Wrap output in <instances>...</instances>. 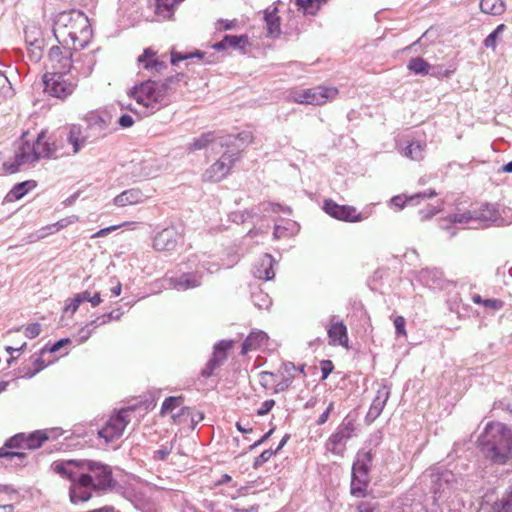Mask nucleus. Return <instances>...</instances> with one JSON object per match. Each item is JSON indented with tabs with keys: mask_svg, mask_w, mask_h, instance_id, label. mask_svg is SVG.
Masks as SVG:
<instances>
[{
	"mask_svg": "<svg viewBox=\"0 0 512 512\" xmlns=\"http://www.w3.org/2000/svg\"><path fill=\"white\" fill-rule=\"evenodd\" d=\"M51 469L70 481L69 497L73 504L88 501L93 492H106L117 484L112 468L100 461L59 460L52 463Z\"/></svg>",
	"mask_w": 512,
	"mask_h": 512,
	"instance_id": "f257e3e1",
	"label": "nucleus"
},
{
	"mask_svg": "<svg viewBox=\"0 0 512 512\" xmlns=\"http://www.w3.org/2000/svg\"><path fill=\"white\" fill-rule=\"evenodd\" d=\"M53 34L60 45H71L74 50H81L89 43L92 29L83 12L63 11L56 16Z\"/></svg>",
	"mask_w": 512,
	"mask_h": 512,
	"instance_id": "f03ea898",
	"label": "nucleus"
},
{
	"mask_svg": "<svg viewBox=\"0 0 512 512\" xmlns=\"http://www.w3.org/2000/svg\"><path fill=\"white\" fill-rule=\"evenodd\" d=\"M184 78V74L177 73L162 82L147 80L135 85L130 90V96L138 104L154 113L170 103L172 94L179 89L180 82L184 81Z\"/></svg>",
	"mask_w": 512,
	"mask_h": 512,
	"instance_id": "7ed1b4c3",
	"label": "nucleus"
},
{
	"mask_svg": "<svg viewBox=\"0 0 512 512\" xmlns=\"http://www.w3.org/2000/svg\"><path fill=\"white\" fill-rule=\"evenodd\" d=\"M484 455L494 464L504 465L512 460V430L501 423H488L479 437Z\"/></svg>",
	"mask_w": 512,
	"mask_h": 512,
	"instance_id": "20e7f679",
	"label": "nucleus"
},
{
	"mask_svg": "<svg viewBox=\"0 0 512 512\" xmlns=\"http://www.w3.org/2000/svg\"><path fill=\"white\" fill-rule=\"evenodd\" d=\"M45 133L41 132L33 144L23 143L15 153V160L9 167L5 163L4 167L14 173L24 164H33L40 158H51L55 156L57 150L54 143L45 140Z\"/></svg>",
	"mask_w": 512,
	"mask_h": 512,
	"instance_id": "39448f33",
	"label": "nucleus"
},
{
	"mask_svg": "<svg viewBox=\"0 0 512 512\" xmlns=\"http://www.w3.org/2000/svg\"><path fill=\"white\" fill-rule=\"evenodd\" d=\"M184 228L182 224H171L159 232L153 238V248L158 252L172 253L183 243Z\"/></svg>",
	"mask_w": 512,
	"mask_h": 512,
	"instance_id": "423d86ee",
	"label": "nucleus"
},
{
	"mask_svg": "<svg viewBox=\"0 0 512 512\" xmlns=\"http://www.w3.org/2000/svg\"><path fill=\"white\" fill-rule=\"evenodd\" d=\"M430 490L435 503L443 502L450 497L452 490L456 488L455 475L448 470L432 471L429 475Z\"/></svg>",
	"mask_w": 512,
	"mask_h": 512,
	"instance_id": "0eeeda50",
	"label": "nucleus"
},
{
	"mask_svg": "<svg viewBox=\"0 0 512 512\" xmlns=\"http://www.w3.org/2000/svg\"><path fill=\"white\" fill-rule=\"evenodd\" d=\"M337 95L338 89L335 87L316 86L293 92L292 99L299 104L324 105L334 100Z\"/></svg>",
	"mask_w": 512,
	"mask_h": 512,
	"instance_id": "6e6552de",
	"label": "nucleus"
},
{
	"mask_svg": "<svg viewBox=\"0 0 512 512\" xmlns=\"http://www.w3.org/2000/svg\"><path fill=\"white\" fill-rule=\"evenodd\" d=\"M71 45L52 46L48 53V67L51 69L49 73L67 74L71 69H77L73 64Z\"/></svg>",
	"mask_w": 512,
	"mask_h": 512,
	"instance_id": "1a4fd4ad",
	"label": "nucleus"
},
{
	"mask_svg": "<svg viewBox=\"0 0 512 512\" xmlns=\"http://www.w3.org/2000/svg\"><path fill=\"white\" fill-rule=\"evenodd\" d=\"M239 160V148L237 150H226L221 157L212 164L204 173L205 180L219 182L224 179Z\"/></svg>",
	"mask_w": 512,
	"mask_h": 512,
	"instance_id": "9d476101",
	"label": "nucleus"
},
{
	"mask_svg": "<svg viewBox=\"0 0 512 512\" xmlns=\"http://www.w3.org/2000/svg\"><path fill=\"white\" fill-rule=\"evenodd\" d=\"M132 408H123L115 415L111 416L104 427L98 431L100 438H103L106 443L113 442L122 436L127 424L130 422L129 414Z\"/></svg>",
	"mask_w": 512,
	"mask_h": 512,
	"instance_id": "9b49d317",
	"label": "nucleus"
},
{
	"mask_svg": "<svg viewBox=\"0 0 512 512\" xmlns=\"http://www.w3.org/2000/svg\"><path fill=\"white\" fill-rule=\"evenodd\" d=\"M66 74L45 73L43 76L44 91L52 97L65 99L75 89V84L65 79Z\"/></svg>",
	"mask_w": 512,
	"mask_h": 512,
	"instance_id": "f8f14e48",
	"label": "nucleus"
},
{
	"mask_svg": "<svg viewBox=\"0 0 512 512\" xmlns=\"http://www.w3.org/2000/svg\"><path fill=\"white\" fill-rule=\"evenodd\" d=\"M323 210L329 216L345 222H360L367 218L362 213L358 212L354 206L339 205L332 199H326L323 204Z\"/></svg>",
	"mask_w": 512,
	"mask_h": 512,
	"instance_id": "ddd939ff",
	"label": "nucleus"
},
{
	"mask_svg": "<svg viewBox=\"0 0 512 512\" xmlns=\"http://www.w3.org/2000/svg\"><path fill=\"white\" fill-rule=\"evenodd\" d=\"M86 133L90 142L105 137L109 132L110 116L106 113L92 112L86 117Z\"/></svg>",
	"mask_w": 512,
	"mask_h": 512,
	"instance_id": "4468645a",
	"label": "nucleus"
},
{
	"mask_svg": "<svg viewBox=\"0 0 512 512\" xmlns=\"http://www.w3.org/2000/svg\"><path fill=\"white\" fill-rule=\"evenodd\" d=\"M355 431V422L350 417H345L336 431L328 438L326 449L332 453H336V447L346 440L350 439Z\"/></svg>",
	"mask_w": 512,
	"mask_h": 512,
	"instance_id": "2eb2a0df",
	"label": "nucleus"
},
{
	"mask_svg": "<svg viewBox=\"0 0 512 512\" xmlns=\"http://www.w3.org/2000/svg\"><path fill=\"white\" fill-rule=\"evenodd\" d=\"M473 213L475 215L474 225H471L470 228H485L493 224L500 225L498 210L494 205L485 204L479 211H474Z\"/></svg>",
	"mask_w": 512,
	"mask_h": 512,
	"instance_id": "dca6fc26",
	"label": "nucleus"
},
{
	"mask_svg": "<svg viewBox=\"0 0 512 512\" xmlns=\"http://www.w3.org/2000/svg\"><path fill=\"white\" fill-rule=\"evenodd\" d=\"M274 263L275 260L270 254H263L253 266L252 272L254 277L266 281L273 279L275 276L273 270Z\"/></svg>",
	"mask_w": 512,
	"mask_h": 512,
	"instance_id": "f3484780",
	"label": "nucleus"
},
{
	"mask_svg": "<svg viewBox=\"0 0 512 512\" xmlns=\"http://www.w3.org/2000/svg\"><path fill=\"white\" fill-rule=\"evenodd\" d=\"M253 140V135L250 131H242L237 135H228L221 137L219 145L227 147L228 150H237L239 147V153L245 146L250 144Z\"/></svg>",
	"mask_w": 512,
	"mask_h": 512,
	"instance_id": "a211bd4d",
	"label": "nucleus"
},
{
	"mask_svg": "<svg viewBox=\"0 0 512 512\" xmlns=\"http://www.w3.org/2000/svg\"><path fill=\"white\" fill-rule=\"evenodd\" d=\"M170 286L178 291L193 289L201 285V276L198 273H182L180 276L169 279Z\"/></svg>",
	"mask_w": 512,
	"mask_h": 512,
	"instance_id": "6ab92c4d",
	"label": "nucleus"
},
{
	"mask_svg": "<svg viewBox=\"0 0 512 512\" xmlns=\"http://www.w3.org/2000/svg\"><path fill=\"white\" fill-rule=\"evenodd\" d=\"M435 196H437L436 191L433 189H429L428 191L416 193L410 196L396 195L391 198L390 202L397 208L403 209L405 205H417L419 203V200L433 198Z\"/></svg>",
	"mask_w": 512,
	"mask_h": 512,
	"instance_id": "aec40b11",
	"label": "nucleus"
},
{
	"mask_svg": "<svg viewBox=\"0 0 512 512\" xmlns=\"http://www.w3.org/2000/svg\"><path fill=\"white\" fill-rule=\"evenodd\" d=\"M147 196L139 188H131L117 195L113 203L118 207L136 205L145 201Z\"/></svg>",
	"mask_w": 512,
	"mask_h": 512,
	"instance_id": "412c9836",
	"label": "nucleus"
},
{
	"mask_svg": "<svg viewBox=\"0 0 512 512\" xmlns=\"http://www.w3.org/2000/svg\"><path fill=\"white\" fill-rule=\"evenodd\" d=\"M67 141L72 145L74 153H78L85 144L91 143L86 129L77 124L70 126Z\"/></svg>",
	"mask_w": 512,
	"mask_h": 512,
	"instance_id": "4be33fe9",
	"label": "nucleus"
},
{
	"mask_svg": "<svg viewBox=\"0 0 512 512\" xmlns=\"http://www.w3.org/2000/svg\"><path fill=\"white\" fill-rule=\"evenodd\" d=\"M137 61L139 64H142L144 69L156 73H160L167 67L164 61H161L156 57V52L151 48L144 49L143 53L138 57Z\"/></svg>",
	"mask_w": 512,
	"mask_h": 512,
	"instance_id": "5701e85b",
	"label": "nucleus"
},
{
	"mask_svg": "<svg viewBox=\"0 0 512 512\" xmlns=\"http://www.w3.org/2000/svg\"><path fill=\"white\" fill-rule=\"evenodd\" d=\"M389 398V391L385 388L378 390L377 395L372 401V404L366 414V421L372 423L375 421L380 414L382 413L386 402Z\"/></svg>",
	"mask_w": 512,
	"mask_h": 512,
	"instance_id": "b1692460",
	"label": "nucleus"
},
{
	"mask_svg": "<svg viewBox=\"0 0 512 512\" xmlns=\"http://www.w3.org/2000/svg\"><path fill=\"white\" fill-rule=\"evenodd\" d=\"M474 213L472 211H464L462 213H453L448 215L446 218L440 220V228L444 230H450L452 224H466L474 225Z\"/></svg>",
	"mask_w": 512,
	"mask_h": 512,
	"instance_id": "393cba45",
	"label": "nucleus"
},
{
	"mask_svg": "<svg viewBox=\"0 0 512 512\" xmlns=\"http://www.w3.org/2000/svg\"><path fill=\"white\" fill-rule=\"evenodd\" d=\"M407 68L410 72L415 75H432L437 76L440 72L436 71V69H440V67L431 66L425 59L422 57H414L411 58L407 64Z\"/></svg>",
	"mask_w": 512,
	"mask_h": 512,
	"instance_id": "a878e982",
	"label": "nucleus"
},
{
	"mask_svg": "<svg viewBox=\"0 0 512 512\" xmlns=\"http://www.w3.org/2000/svg\"><path fill=\"white\" fill-rule=\"evenodd\" d=\"M248 44L247 35H225L223 39L212 45V48L217 51H222L227 48L242 49Z\"/></svg>",
	"mask_w": 512,
	"mask_h": 512,
	"instance_id": "bb28decb",
	"label": "nucleus"
},
{
	"mask_svg": "<svg viewBox=\"0 0 512 512\" xmlns=\"http://www.w3.org/2000/svg\"><path fill=\"white\" fill-rule=\"evenodd\" d=\"M327 332L330 344L348 347L347 328L342 321L332 324Z\"/></svg>",
	"mask_w": 512,
	"mask_h": 512,
	"instance_id": "cd10ccee",
	"label": "nucleus"
},
{
	"mask_svg": "<svg viewBox=\"0 0 512 512\" xmlns=\"http://www.w3.org/2000/svg\"><path fill=\"white\" fill-rule=\"evenodd\" d=\"M268 336L263 331L251 332L242 344L241 354L245 355L251 350H256L266 345Z\"/></svg>",
	"mask_w": 512,
	"mask_h": 512,
	"instance_id": "c85d7f7f",
	"label": "nucleus"
},
{
	"mask_svg": "<svg viewBox=\"0 0 512 512\" xmlns=\"http://www.w3.org/2000/svg\"><path fill=\"white\" fill-rule=\"evenodd\" d=\"M26 453L16 451H6L5 448H0L1 464L5 467L22 466Z\"/></svg>",
	"mask_w": 512,
	"mask_h": 512,
	"instance_id": "c756f323",
	"label": "nucleus"
},
{
	"mask_svg": "<svg viewBox=\"0 0 512 512\" xmlns=\"http://www.w3.org/2000/svg\"><path fill=\"white\" fill-rule=\"evenodd\" d=\"M175 12V0H155V15L158 20H169Z\"/></svg>",
	"mask_w": 512,
	"mask_h": 512,
	"instance_id": "7c9ffc66",
	"label": "nucleus"
},
{
	"mask_svg": "<svg viewBox=\"0 0 512 512\" xmlns=\"http://www.w3.org/2000/svg\"><path fill=\"white\" fill-rule=\"evenodd\" d=\"M156 169L150 160H143L138 164L133 165L132 177L134 179L148 178L154 175Z\"/></svg>",
	"mask_w": 512,
	"mask_h": 512,
	"instance_id": "2f4dec72",
	"label": "nucleus"
},
{
	"mask_svg": "<svg viewBox=\"0 0 512 512\" xmlns=\"http://www.w3.org/2000/svg\"><path fill=\"white\" fill-rule=\"evenodd\" d=\"M372 456L370 452L363 455V459H358L352 467V477L360 478L358 473H362V479L368 480V471L370 469V463Z\"/></svg>",
	"mask_w": 512,
	"mask_h": 512,
	"instance_id": "473e14b6",
	"label": "nucleus"
},
{
	"mask_svg": "<svg viewBox=\"0 0 512 512\" xmlns=\"http://www.w3.org/2000/svg\"><path fill=\"white\" fill-rule=\"evenodd\" d=\"M34 187H36V182L32 180L17 183L10 190L7 197L9 200H19L22 197H24L28 193V191H30Z\"/></svg>",
	"mask_w": 512,
	"mask_h": 512,
	"instance_id": "72a5a7b5",
	"label": "nucleus"
},
{
	"mask_svg": "<svg viewBox=\"0 0 512 512\" xmlns=\"http://www.w3.org/2000/svg\"><path fill=\"white\" fill-rule=\"evenodd\" d=\"M188 262L194 265L196 268L201 267L205 269L209 273L217 272L220 269V265L218 263L206 260V254L204 253L201 255L191 256Z\"/></svg>",
	"mask_w": 512,
	"mask_h": 512,
	"instance_id": "f704fd0d",
	"label": "nucleus"
},
{
	"mask_svg": "<svg viewBox=\"0 0 512 512\" xmlns=\"http://www.w3.org/2000/svg\"><path fill=\"white\" fill-rule=\"evenodd\" d=\"M480 9L485 14L501 15L505 10V6L502 0H481Z\"/></svg>",
	"mask_w": 512,
	"mask_h": 512,
	"instance_id": "c9c22d12",
	"label": "nucleus"
},
{
	"mask_svg": "<svg viewBox=\"0 0 512 512\" xmlns=\"http://www.w3.org/2000/svg\"><path fill=\"white\" fill-rule=\"evenodd\" d=\"M48 439V436L46 433L42 431H35L30 433L29 435L24 434V444L25 449H37L39 448L43 442H45Z\"/></svg>",
	"mask_w": 512,
	"mask_h": 512,
	"instance_id": "e433bc0d",
	"label": "nucleus"
},
{
	"mask_svg": "<svg viewBox=\"0 0 512 512\" xmlns=\"http://www.w3.org/2000/svg\"><path fill=\"white\" fill-rule=\"evenodd\" d=\"M425 144L412 142L403 150V155L411 160L419 161L424 157Z\"/></svg>",
	"mask_w": 512,
	"mask_h": 512,
	"instance_id": "4c0bfd02",
	"label": "nucleus"
},
{
	"mask_svg": "<svg viewBox=\"0 0 512 512\" xmlns=\"http://www.w3.org/2000/svg\"><path fill=\"white\" fill-rule=\"evenodd\" d=\"M216 139L214 132L203 133L200 137L196 138L189 144L190 151H197L206 148L210 143Z\"/></svg>",
	"mask_w": 512,
	"mask_h": 512,
	"instance_id": "58836bf2",
	"label": "nucleus"
},
{
	"mask_svg": "<svg viewBox=\"0 0 512 512\" xmlns=\"http://www.w3.org/2000/svg\"><path fill=\"white\" fill-rule=\"evenodd\" d=\"M81 61L83 62V66L81 68L77 67V69H75V70L81 76L88 77L92 73L93 67L96 63L95 53L90 52V53L83 54L81 57Z\"/></svg>",
	"mask_w": 512,
	"mask_h": 512,
	"instance_id": "ea45409f",
	"label": "nucleus"
},
{
	"mask_svg": "<svg viewBox=\"0 0 512 512\" xmlns=\"http://www.w3.org/2000/svg\"><path fill=\"white\" fill-rule=\"evenodd\" d=\"M322 0H295L297 9L304 14L315 15L320 9Z\"/></svg>",
	"mask_w": 512,
	"mask_h": 512,
	"instance_id": "a19ab883",
	"label": "nucleus"
},
{
	"mask_svg": "<svg viewBox=\"0 0 512 512\" xmlns=\"http://www.w3.org/2000/svg\"><path fill=\"white\" fill-rule=\"evenodd\" d=\"M492 512H512V488L501 499L494 502Z\"/></svg>",
	"mask_w": 512,
	"mask_h": 512,
	"instance_id": "79ce46f5",
	"label": "nucleus"
},
{
	"mask_svg": "<svg viewBox=\"0 0 512 512\" xmlns=\"http://www.w3.org/2000/svg\"><path fill=\"white\" fill-rule=\"evenodd\" d=\"M258 216V212L256 209L250 208L243 211H234L229 214V219L237 224H242L246 222L248 219L254 218Z\"/></svg>",
	"mask_w": 512,
	"mask_h": 512,
	"instance_id": "37998d69",
	"label": "nucleus"
},
{
	"mask_svg": "<svg viewBox=\"0 0 512 512\" xmlns=\"http://www.w3.org/2000/svg\"><path fill=\"white\" fill-rule=\"evenodd\" d=\"M74 221H75L74 217L63 218V219L57 221L56 223L43 228L42 229L43 233L39 236V238H43V237L47 236L48 234L57 232L65 227H67L68 225L74 223Z\"/></svg>",
	"mask_w": 512,
	"mask_h": 512,
	"instance_id": "c03bdc74",
	"label": "nucleus"
},
{
	"mask_svg": "<svg viewBox=\"0 0 512 512\" xmlns=\"http://www.w3.org/2000/svg\"><path fill=\"white\" fill-rule=\"evenodd\" d=\"M178 417H185V418H189L190 419V427L192 430L195 429V427L197 426V424L199 422H201L204 418V415L203 413L201 412H195L193 411L191 408L189 407H183L181 409V412L180 414L178 415Z\"/></svg>",
	"mask_w": 512,
	"mask_h": 512,
	"instance_id": "a18cd8bd",
	"label": "nucleus"
},
{
	"mask_svg": "<svg viewBox=\"0 0 512 512\" xmlns=\"http://www.w3.org/2000/svg\"><path fill=\"white\" fill-rule=\"evenodd\" d=\"M265 21L269 35L276 36L280 33V19L275 13H266Z\"/></svg>",
	"mask_w": 512,
	"mask_h": 512,
	"instance_id": "49530a36",
	"label": "nucleus"
},
{
	"mask_svg": "<svg viewBox=\"0 0 512 512\" xmlns=\"http://www.w3.org/2000/svg\"><path fill=\"white\" fill-rule=\"evenodd\" d=\"M251 298L254 306L259 309H267L271 305V299L262 291L253 292Z\"/></svg>",
	"mask_w": 512,
	"mask_h": 512,
	"instance_id": "de8ad7c7",
	"label": "nucleus"
},
{
	"mask_svg": "<svg viewBox=\"0 0 512 512\" xmlns=\"http://www.w3.org/2000/svg\"><path fill=\"white\" fill-rule=\"evenodd\" d=\"M506 26L504 24L498 25L484 40V46L486 48L495 49L497 45V39L504 30Z\"/></svg>",
	"mask_w": 512,
	"mask_h": 512,
	"instance_id": "09e8293b",
	"label": "nucleus"
},
{
	"mask_svg": "<svg viewBox=\"0 0 512 512\" xmlns=\"http://www.w3.org/2000/svg\"><path fill=\"white\" fill-rule=\"evenodd\" d=\"M233 346L232 340H221L214 345L213 358H220L221 356H225L227 358V351L231 349Z\"/></svg>",
	"mask_w": 512,
	"mask_h": 512,
	"instance_id": "8fccbe9b",
	"label": "nucleus"
},
{
	"mask_svg": "<svg viewBox=\"0 0 512 512\" xmlns=\"http://www.w3.org/2000/svg\"><path fill=\"white\" fill-rule=\"evenodd\" d=\"M24 442V433H19L6 440L3 448L6 451H9L8 449H25Z\"/></svg>",
	"mask_w": 512,
	"mask_h": 512,
	"instance_id": "3c124183",
	"label": "nucleus"
},
{
	"mask_svg": "<svg viewBox=\"0 0 512 512\" xmlns=\"http://www.w3.org/2000/svg\"><path fill=\"white\" fill-rule=\"evenodd\" d=\"M224 361H225V356H221L220 358L211 357V359L207 362L205 367L202 369L201 375L205 378L210 377L213 374L214 370L218 366H220Z\"/></svg>",
	"mask_w": 512,
	"mask_h": 512,
	"instance_id": "603ef678",
	"label": "nucleus"
},
{
	"mask_svg": "<svg viewBox=\"0 0 512 512\" xmlns=\"http://www.w3.org/2000/svg\"><path fill=\"white\" fill-rule=\"evenodd\" d=\"M183 399L182 397H167L161 406V413L165 414L168 412L173 411L176 407H178L182 403Z\"/></svg>",
	"mask_w": 512,
	"mask_h": 512,
	"instance_id": "864d4df0",
	"label": "nucleus"
},
{
	"mask_svg": "<svg viewBox=\"0 0 512 512\" xmlns=\"http://www.w3.org/2000/svg\"><path fill=\"white\" fill-rule=\"evenodd\" d=\"M368 480L362 478L352 477L351 480V494L354 496L363 495L367 486Z\"/></svg>",
	"mask_w": 512,
	"mask_h": 512,
	"instance_id": "5fc2aeb1",
	"label": "nucleus"
},
{
	"mask_svg": "<svg viewBox=\"0 0 512 512\" xmlns=\"http://www.w3.org/2000/svg\"><path fill=\"white\" fill-rule=\"evenodd\" d=\"M27 44L30 46L31 57L35 61L40 60L41 57H42V44H43V40L42 39H34L33 41H30L27 38Z\"/></svg>",
	"mask_w": 512,
	"mask_h": 512,
	"instance_id": "6e6d98bb",
	"label": "nucleus"
},
{
	"mask_svg": "<svg viewBox=\"0 0 512 512\" xmlns=\"http://www.w3.org/2000/svg\"><path fill=\"white\" fill-rule=\"evenodd\" d=\"M112 320H118V316H114V312H110V313L98 316L94 320H92L90 323H88V325L93 330H95L97 327L107 324Z\"/></svg>",
	"mask_w": 512,
	"mask_h": 512,
	"instance_id": "4d7b16f0",
	"label": "nucleus"
},
{
	"mask_svg": "<svg viewBox=\"0 0 512 512\" xmlns=\"http://www.w3.org/2000/svg\"><path fill=\"white\" fill-rule=\"evenodd\" d=\"M203 55H204V53L200 52V51H197L195 53H180V52L173 51L171 53V64L172 65H176L180 61H183V60H186V59H190V58H193V57L202 58Z\"/></svg>",
	"mask_w": 512,
	"mask_h": 512,
	"instance_id": "13d9d810",
	"label": "nucleus"
},
{
	"mask_svg": "<svg viewBox=\"0 0 512 512\" xmlns=\"http://www.w3.org/2000/svg\"><path fill=\"white\" fill-rule=\"evenodd\" d=\"M32 365L34 366L33 370L28 369L27 371L24 372V376L27 378H32L46 367L45 362L40 356L33 357Z\"/></svg>",
	"mask_w": 512,
	"mask_h": 512,
	"instance_id": "bf43d9fd",
	"label": "nucleus"
},
{
	"mask_svg": "<svg viewBox=\"0 0 512 512\" xmlns=\"http://www.w3.org/2000/svg\"><path fill=\"white\" fill-rule=\"evenodd\" d=\"M294 379H295L294 375L283 376L281 381H279L277 384H275L274 393H280V392L286 391L291 386Z\"/></svg>",
	"mask_w": 512,
	"mask_h": 512,
	"instance_id": "052dcab7",
	"label": "nucleus"
},
{
	"mask_svg": "<svg viewBox=\"0 0 512 512\" xmlns=\"http://www.w3.org/2000/svg\"><path fill=\"white\" fill-rule=\"evenodd\" d=\"M357 508L358 512H381L379 504L372 500L361 501Z\"/></svg>",
	"mask_w": 512,
	"mask_h": 512,
	"instance_id": "680f3d73",
	"label": "nucleus"
},
{
	"mask_svg": "<svg viewBox=\"0 0 512 512\" xmlns=\"http://www.w3.org/2000/svg\"><path fill=\"white\" fill-rule=\"evenodd\" d=\"M276 454V451L272 449L264 450L254 461L253 467L255 469L261 467L264 463H266L273 455Z\"/></svg>",
	"mask_w": 512,
	"mask_h": 512,
	"instance_id": "e2e57ef3",
	"label": "nucleus"
},
{
	"mask_svg": "<svg viewBox=\"0 0 512 512\" xmlns=\"http://www.w3.org/2000/svg\"><path fill=\"white\" fill-rule=\"evenodd\" d=\"M70 343L69 338H63L58 341H56L54 344H52L50 347L47 345L41 349V354H44L45 352L54 353L59 351L62 347Z\"/></svg>",
	"mask_w": 512,
	"mask_h": 512,
	"instance_id": "0e129e2a",
	"label": "nucleus"
},
{
	"mask_svg": "<svg viewBox=\"0 0 512 512\" xmlns=\"http://www.w3.org/2000/svg\"><path fill=\"white\" fill-rule=\"evenodd\" d=\"M80 304H81V300L75 294L73 298H69L66 300L64 311L74 314L78 310Z\"/></svg>",
	"mask_w": 512,
	"mask_h": 512,
	"instance_id": "69168bd1",
	"label": "nucleus"
},
{
	"mask_svg": "<svg viewBox=\"0 0 512 512\" xmlns=\"http://www.w3.org/2000/svg\"><path fill=\"white\" fill-rule=\"evenodd\" d=\"M171 452H172L171 447L161 446V448L154 451L153 459L158 460V461H164L167 459V457L170 455Z\"/></svg>",
	"mask_w": 512,
	"mask_h": 512,
	"instance_id": "338daca9",
	"label": "nucleus"
},
{
	"mask_svg": "<svg viewBox=\"0 0 512 512\" xmlns=\"http://www.w3.org/2000/svg\"><path fill=\"white\" fill-rule=\"evenodd\" d=\"M41 332V326L39 323L29 324L25 329V336L29 339L37 337Z\"/></svg>",
	"mask_w": 512,
	"mask_h": 512,
	"instance_id": "774afa93",
	"label": "nucleus"
}]
</instances>
